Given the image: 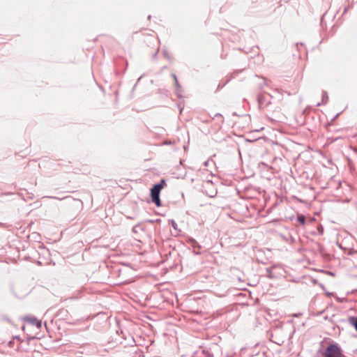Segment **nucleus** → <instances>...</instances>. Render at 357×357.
Listing matches in <instances>:
<instances>
[{"label": "nucleus", "instance_id": "f257e3e1", "mask_svg": "<svg viewBox=\"0 0 357 357\" xmlns=\"http://www.w3.org/2000/svg\"><path fill=\"white\" fill-rule=\"evenodd\" d=\"M323 357H346L337 344H330L324 350Z\"/></svg>", "mask_w": 357, "mask_h": 357}, {"label": "nucleus", "instance_id": "f03ea898", "mask_svg": "<svg viewBox=\"0 0 357 357\" xmlns=\"http://www.w3.org/2000/svg\"><path fill=\"white\" fill-rule=\"evenodd\" d=\"M49 198L52 199H59V200H64L69 207H71L72 208L75 210H79L82 208L83 203L79 199H75L71 196H66L63 198H59L55 196H51L49 197Z\"/></svg>", "mask_w": 357, "mask_h": 357}, {"label": "nucleus", "instance_id": "7ed1b4c3", "mask_svg": "<svg viewBox=\"0 0 357 357\" xmlns=\"http://www.w3.org/2000/svg\"><path fill=\"white\" fill-rule=\"evenodd\" d=\"M160 191L153 188V187L150 190V195L151 198V201L154 203L157 206H161V200L160 198Z\"/></svg>", "mask_w": 357, "mask_h": 357}, {"label": "nucleus", "instance_id": "20e7f679", "mask_svg": "<svg viewBox=\"0 0 357 357\" xmlns=\"http://www.w3.org/2000/svg\"><path fill=\"white\" fill-rule=\"evenodd\" d=\"M257 102L260 108L267 107L271 103L270 98L263 93L258 95Z\"/></svg>", "mask_w": 357, "mask_h": 357}, {"label": "nucleus", "instance_id": "39448f33", "mask_svg": "<svg viewBox=\"0 0 357 357\" xmlns=\"http://www.w3.org/2000/svg\"><path fill=\"white\" fill-rule=\"evenodd\" d=\"M25 320L31 325L36 326L38 329L42 327V321L38 319L36 317H28L25 318Z\"/></svg>", "mask_w": 357, "mask_h": 357}, {"label": "nucleus", "instance_id": "423d86ee", "mask_svg": "<svg viewBox=\"0 0 357 357\" xmlns=\"http://www.w3.org/2000/svg\"><path fill=\"white\" fill-rule=\"evenodd\" d=\"M166 180L165 179H161L159 183H155L153 185V188L161 191L162 189L166 185Z\"/></svg>", "mask_w": 357, "mask_h": 357}, {"label": "nucleus", "instance_id": "0eeeda50", "mask_svg": "<svg viewBox=\"0 0 357 357\" xmlns=\"http://www.w3.org/2000/svg\"><path fill=\"white\" fill-rule=\"evenodd\" d=\"M349 324L354 327L357 331V317H350L349 319Z\"/></svg>", "mask_w": 357, "mask_h": 357}, {"label": "nucleus", "instance_id": "6e6552de", "mask_svg": "<svg viewBox=\"0 0 357 357\" xmlns=\"http://www.w3.org/2000/svg\"><path fill=\"white\" fill-rule=\"evenodd\" d=\"M296 220L302 225L305 224V217L303 214H298L296 217Z\"/></svg>", "mask_w": 357, "mask_h": 357}, {"label": "nucleus", "instance_id": "1a4fd4ad", "mask_svg": "<svg viewBox=\"0 0 357 357\" xmlns=\"http://www.w3.org/2000/svg\"><path fill=\"white\" fill-rule=\"evenodd\" d=\"M174 84L176 89V93L177 95V97L180 98H181V95L180 94L181 85L179 84L178 79H176V81L174 82Z\"/></svg>", "mask_w": 357, "mask_h": 357}, {"label": "nucleus", "instance_id": "9d476101", "mask_svg": "<svg viewBox=\"0 0 357 357\" xmlns=\"http://www.w3.org/2000/svg\"><path fill=\"white\" fill-rule=\"evenodd\" d=\"M143 230H144V229H143L142 226V225H139V224H138V225H135V226L132 227V231H133L134 233H137V232H139V231H143Z\"/></svg>", "mask_w": 357, "mask_h": 357}, {"label": "nucleus", "instance_id": "9b49d317", "mask_svg": "<svg viewBox=\"0 0 357 357\" xmlns=\"http://www.w3.org/2000/svg\"><path fill=\"white\" fill-rule=\"evenodd\" d=\"M266 273L268 274V277L269 278H274V276L273 275V273H272V269L271 268H266Z\"/></svg>", "mask_w": 357, "mask_h": 357}, {"label": "nucleus", "instance_id": "f8f14e48", "mask_svg": "<svg viewBox=\"0 0 357 357\" xmlns=\"http://www.w3.org/2000/svg\"><path fill=\"white\" fill-rule=\"evenodd\" d=\"M163 54L168 60L172 61V58L167 50H164Z\"/></svg>", "mask_w": 357, "mask_h": 357}, {"label": "nucleus", "instance_id": "ddd939ff", "mask_svg": "<svg viewBox=\"0 0 357 357\" xmlns=\"http://www.w3.org/2000/svg\"><path fill=\"white\" fill-rule=\"evenodd\" d=\"M328 97L326 92H324L322 95V102H324L325 100L326 101L328 100Z\"/></svg>", "mask_w": 357, "mask_h": 357}, {"label": "nucleus", "instance_id": "4468645a", "mask_svg": "<svg viewBox=\"0 0 357 357\" xmlns=\"http://www.w3.org/2000/svg\"><path fill=\"white\" fill-rule=\"evenodd\" d=\"M217 117H220V118H221V119L222 118V114H220V113H217V114H215V116H214V117H213V119H214V118H217Z\"/></svg>", "mask_w": 357, "mask_h": 357}, {"label": "nucleus", "instance_id": "2eb2a0df", "mask_svg": "<svg viewBox=\"0 0 357 357\" xmlns=\"http://www.w3.org/2000/svg\"><path fill=\"white\" fill-rule=\"evenodd\" d=\"M172 227H173L175 229H176V223L174 220H172Z\"/></svg>", "mask_w": 357, "mask_h": 357}, {"label": "nucleus", "instance_id": "dca6fc26", "mask_svg": "<svg viewBox=\"0 0 357 357\" xmlns=\"http://www.w3.org/2000/svg\"><path fill=\"white\" fill-rule=\"evenodd\" d=\"M318 230L319 231L320 234H322L323 231H324V229L322 227V226H320L319 228H318Z\"/></svg>", "mask_w": 357, "mask_h": 357}, {"label": "nucleus", "instance_id": "f3484780", "mask_svg": "<svg viewBox=\"0 0 357 357\" xmlns=\"http://www.w3.org/2000/svg\"><path fill=\"white\" fill-rule=\"evenodd\" d=\"M172 77H173V79L174 80V82L176 81V79H177V77L174 73L172 74Z\"/></svg>", "mask_w": 357, "mask_h": 357}, {"label": "nucleus", "instance_id": "a211bd4d", "mask_svg": "<svg viewBox=\"0 0 357 357\" xmlns=\"http://www.w3.org/2000/svg\"><path fill=\"white\" fill-rule=\"evenodd\" d=\"M208 163H209V160H206L204 162V167H208Z\"/></svg>", "mask_w": 357, "mask_h": 357}, {"label": "nucleus", "instance_id": "6ab92c4d", "mask_svg": "<svg viewBox=\"0 0 357 357\" xmlns=\"http://www.w3.org/2000/svg\"><path fill=\"white\" fill-rule=\"evenodd\" d=\"M223 123H224V120H223V119H221L220 124L219 125V127H220V128L222 126V125L223 124Z\"/></svg>", "mask_w": 357, "mask_h": 357}, {"label": "nucleus", "instance_id": "aec40b11", "mask_svg": "<svg viewBox=\"0 0 357 357\" xmlns=\"http://www.w3.org/2000/svg\"><path fill=\"white\" fill-rule=\"evenodd\" d=\"M349 9V7H346L344 10V13H347Z\"/></svg>", "mask_w": 357, "mask_h": 357}, {"label": "nucleus", "instance_id": "412c9836", "mask_svg": "<svg viewBox=\"0 0 357 357\" xmlns=\"http://www.w3.org/2000/svg\"><path fill=\"white\" fill-rule=\"evenodd\" d=\"M157 54H158V52H155V54H154V55H153V57H154V58H155V57H156Z\"/></svg>", "mask_w": 357, "mask_h": 357}, {"label": "nucleus", "instance_id": "4be33fe9", "mask_svg": "<svg viewBox=\"0 0 357 357\" xmlns=\"http://www.w3.org/2000/svg\"><path fill=\"white\" fill-rule=\"evenodd\" d=\"M204 122H205V123H208V122H209V121H208L207 119H205V121H204Z\"/></svg>", "mask_w": 357, "mask_h": 357}, {"label": "nucleus", "instance_id": "5701e85b", "mask_svg": "<svg viewBox=\"0 0 357 357\" xmlns=\"http://www.w3.org/2000/svg\"><path fill=\"white\" fill-rule=\"evenodd\" d=\"M142 78V77H140L139 78H138L137 79V82H139V81L140 80V79Z\"/></svg>", "mask_w": 357, "mask_h": 357}, {"label": "nucleus", "instance_id": "b1692460", "mask_svg": "<svg viewBox=\"0 0 357 357\" xmlns=\"http://www.w3.org/2000/svg\"><path fill=\"white\" fill-rule=\"evenodd\" d=\"M267 96H269V97H270V98H272V96H271L270 94H267Z\"/></svg>", "mask_w": 357, "mask_h": 357}]
</instances>
